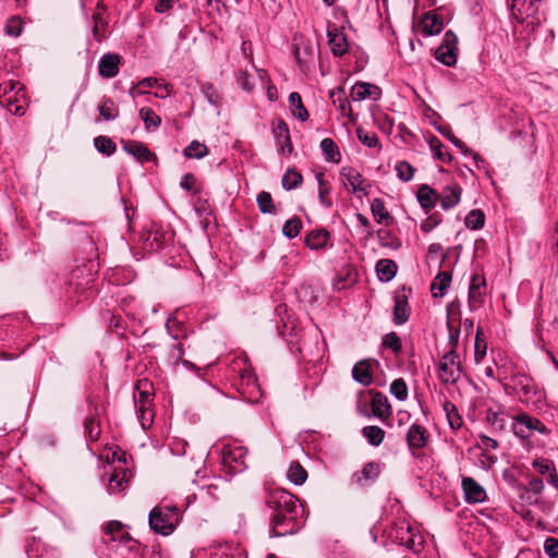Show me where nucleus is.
Masks as SVG:
<instances>
[{"label":"nucleus","instance_id":"nucleus-1","mask_svg":"<svg viewBox=\"0 0 558 558\" xmlns=\"http://www.w3.org/2000/svg\"><path fill=\"white\" fill-rule=\"evenodd\" d=\"M298 501L294 495L283 489H274L267 494L265 505L272 511L270 537H281L298 531Z\"/></svg>","mask_w":558,"mask_h":558},{"label":"nucleus","instance_id":"nucleus-2","mask_svg":"<svg viewBox=\"0 0 558 558\" xmlns=\"http://www.w3.org/2000/svg\"><path fill=\"white\" fill-rule=\"evenodd\" d=\"M180 521L178 507L170 505L156 506L148 515L150 529L161 535H170Z\"/></svg>","mask_w":558,"mask_h":558},{"label":"nucleus","instance_id":"nucleus-3","mask_svg":"<svg viewBox=\"0 0 558 558\" xmlns=\"http://www.w3.org/2000/svg\"><path fill=\"white\" fill-rule=\"evenodd\" d=\"M511 430L523 440L529 439L535 433L545 436L550 434V429L539 418L525 412L512 416Z\"/></svg>","mask_w":558,"mask_h":558},{"label":"nucleus","instance_id":"nucleus-4","mask_svg":"<svg viewBox=\"0 0 558 558\" xmlns=\"http://www.w3.org/2000/svg\"><path fill=\"white\" fill-rule=\"evenodd\" d=\"M434 57L447 66H453L458 58V37L452 31H447L442 41L436 48Z\"/></svg>","mask_w":558,"mask_h":558},{"label":"nucleus","instance_id":"nucleus-5","mask_svg":"<svg viewBox=\"0 0 558 558\" xmlns=\"http://www.w3.org/2000/svg\"><path fill=\"white\" fill-rule=\"evenodd\" d=\"M461 373L459 355L456 350H449L439 364V379L445 384H456Z\"/></svg>","mask_w":558,"mask_h":558},{"label":"nucleus","instance_id":"nucleus-6","mask_svg":"<svg viewBox=\"0 0 558 558\" xmlns=\"http://www.w3.org/2000/svg\"><path fill=\"white\" fill-rule=\"evenodd\" d=\"M511 380L521 401L525 403H535L541 399V393L536 389L531 376L526 374H517L512 376Z\"/></svg>","mask_w":558,"mask_h":558},{"label":"nucleus","instance_id":"nucleus-7","mask_svg":"<svg viewBox=\"0 0 558 558\" xmlns=\"http://www.w3.org/2000/svg\"><path fill=\"white\" fill-rule=\"evenodd\" d=\"M247 449L241 446L228 447L222 451V463L232 473H241L246 468Z\"/></svg>","mask_w":558,"mask_h":558},{"label":"nucleus","instance_id":"nucleus-8","mask_svg":"<svg viewBox=\"0 0 558 558\" xmlns=\"http://www.w3.org/2000/svg\"><path fill=\"white\" fill-rule=\"evenodd\" d=\"M119 465L114 466L108 480V493L117 494L123 492L132 477L131 471L124 466L125 457L119 458Z\"/></svg>","mask_w":558,"mask_h":558},{"label":"nucleus","instance_id":"nucleus-9","mask_svg":"<svg viewBox=\"0 0 558 558\" xmlns=\"http://www.w3.org/2000/svg\"><path fill=\"white\" fill-rule=\"evenodd\" d=\"M272 134L278 147V151L283 155H290L293 150L290 130L286 121L278 118L271 123Z\"/></svg>","mask_w":558,"mask_h":558},{"label":"nucleus","instance_id":"nucleus-10","mask_svg":"<svg viewBox=\"0 0 558 558\" xmlns=\"http://www.w3.org/2000/svg\"><path fill=\"white\" fill-rule=\"evenodd\" d=\"M542 0H512L511 15L514 20L523 23L526 19L533 17L538 12Z\"/></svg>","mask_w":558,"mask_h":558},{"label":"nucleus","instance_id":"nucleus-11","mask_svg":"<svg viewBox=\"0 0 558 558\" xmlns=\"http://www.w3.org/2000/svg\"><path fill=\"white\" fill-rule=\"evenodd\" d=\"M429 439V433L420 424H412L405 435L409 450L415 456V450L424 448Z\"/></svg>","mask_w":558,"mask_h":558},{"label":"nucleus","instance_id":"nucleus-12","mask_svg":"<svg viewBox=\"0 0 558 558\" xmlns=\"http://www.w3.org/2000/svg\"><path fill=\"white\" fill-rule=\"evenodd\" d=\"M121 144L123 150L141 163L149 162L156 159V155L141 142L133 140H121Z\"/></svg>","mask_w":558,"mask_h":558},{"label":"nucleus","instance_id":"nucleus-13","mask_svg":"<svg viewBox=\"0 0 558 558\" xmlns=\"http://www.w3.org/2000/svg\"><path fill=\"white\" fill-rule=\"evenodd\" d=\"M461 486L464 493V499L468 504H481L486 499V490L473 477L463 476Z\"/></svg>","mask_w":558,"mask_h":558},{"label":"nucleus","instance_id":"nucleus-14","mask_svg":"<svg viewBox=\"0 0 558 558\" xmlns=\"http://www.w3.org/2000/svg\"><path fill=\"white\" fill-rule=\"evenodd\" d=\"M405 292L407 288L402 287L395 293L393 323L396 325L405 324L410 317V306Z\"/></svg>","mask_w":558,"mask_h":558},{"label":"nucleus","instance_id":"nucleus-15","mask_svg":"<svg viewBox=\"0 0 558 558\" xmlns=\"http://www.w3.org/2000/svg\"><path fill=\"white\" fill-rule=\"evenodd\" d=\"M369 395L372 396L371 408L373 415L385 422L392 413L387 396L376 390H369Z\"/></svg>","mask_w":558,"mask_h":558},{"label":"nucleus","instance_id":"nucleus-16","mask_svg":"<svg viewBox=\"0 0 558 558\" xmlns=\"http://www.w3.org/2000/svg\"><path fill=\"white\" fill-rule=\"evenodd\" d=\"M351 97L355 101L365 99L378 100L381 97V89L375 84L356 82L351 88Z\"/></svg>","mask_w":558,"mask_h":558},{"label":"nucleus","instance_id":"nucleus-17","mask_svg":"<svg viewBox=\"0 0 558 558\" xmlns=\"http://www.w3.org/2000/svg\"><path fill=\"white\" fill-rule=\"evenodd\" d=\"M328 43L335 57H342L349 50L347 36L337 26L328 27Z\"/></svg>","mask_w":558,"mask_h":558},{"label":"nucleus","instance_id":"nucleus-18","mask_svg":"<svg viewBox=\"0 0 558 558\" xmlns=\"http://www.w3.org/2000/svg\"><path fill=\"white\" fill-rule=\"evenodd\" d=\"M121 58L117 53H105L99 59L98 74L104 78H112L119 73Z\"/></svg>","mask_w":558,"mask_h":558},{"label":"nucleus","instance_id":"nucleus-19","mask_svg":"<svg viewBox=\"0 0 558 558\" xmlns=\"http://www.w3.org/2000/svg\"><path fill=\"white\" fill-rule=\"evenodd\" d=\"M341 178L345 180L348 184L352 187V192L356 195L360 193L367 195L368 191L365 186H363L364 179L362 174L352 167H343L340 171Z\"/></svg>","mask_w":558,"mask_h":558},{"label":"nucleus","instance_id":"nucleus-20","mask_svg":"<svg viewBox=\"0 0 558 558\" xmlns=\"http://www.w3.org/2000/svg\"><path fill=\"white\" fill-rule=\"evenodd\" d=\"M380 470L377 462L371 461L364 464L360 472H355L351 476V483L363 486L364 481H375L379 476Z\"/></svg>","mask_w":558,"mask_h":558},{"label":"nucleus","instance_id":"nucleus-21","mask_svg":"<svg viewBox=\"0 0 558 558\" xmlns=\"http://www.w3.org/2000/svg\"><path fill=\"white\" fill-rule=\"evenodd\" d=\"M485 279L480 275H474L469 289V303L472 307L480 306L483 302Z\"/></svg>","mask_w":558,"mask_h":558},{"label":"nucleus","instance_id":"nucleus-22","mask_svg":"<svg viewBox=\"0 0 558 558\" xmlns=\"http://www.w3.org/2000/svg\"><path fill=\"white\" fill-rule=\"evenodd\" d=\"M416 197L426 214L435 207L438 199V195L435 190L427 184H423L418 187Z\"/></svg>","mask_w":558,"mask_h":558},{"label":"nucleus","instance_id":"nucleus-23","mask_svg":"<svg viewBox=\"0 0 558 558\" xmlns=\"http://www.w3.org/2000/svg\"><path fill=\"white\" fill-rule=\"evenodd\" d=\"M329 98L342 117H352V108L342 87L331 89L329 92Z\"/></svg>","mask_w":558,"mask_h":558},{"label":"nucleus","instance_id":"nucleus-24","mask_svg":"<svg viewBox=\"0 0 558 558\" xmlns=\"http://www.w3.org/2000/svg\"><path fill=\"white\" fill-rule=\"evenodd\" d=\"M421 27L426 36L438 35L444 27L442 17L438 14L426 13L421 22Z\"/></svg>","mask_w":558,"mask_h":558},{"label":"nucleus","instance_id":"nucleus-25","mask_svg":"<svg viewBox=\"0 0 558 558\" xmlns=\"http://www.w3.org/2000/svg\"><path fill=\"white\" fill-rule=\"evenodd\" d=\"M352 377L356 383L369 386L373 377L369 362L367 360L357 362L352 368Z\"/></svg>","mask_w":558,"mask_h":558},{"label":"nucleus","instance_id":"nucleus-26","mask_svg":"<svg viewBox=\"0 0 558 558\" xmlns=\"http://www.w3.org/2000/svg\"><path fill=\"white\" fill-rule=\"evenodd\" d=\"M16 84L13 82L3 83L0 85V90H3V95L0 96V104L4 106L10 112L14 113L15 116H23L25 110L24 107L21 105H17L15 100H13L11 97H7L8 90H13L15 88Z\"/></svg>","mask_w":558,"mask_h":558},{"label":"nucleus","instance_id":"nucleus-27","mask_svg":"<svg viewBox=\"0 0 558 558\" xmlns=\"http://www.w3.org/2000/svg\"><path fill=\"white\" fill-rule=\"evenodd\" d=\"M375 269L381 282H389L396 277L398 266L392 259L384 258L377 262Z\"/></svg>","mask_w":558,"mask_h":558},{"label":"nucleus","instance_id":"nucleus-28","mask_svg":"<svg viewBox=\"0 0 558 558\" xmlns=\"http://www.w3.org/2000/svg\"><path fill=\"white\" fill-rule=\"evenodd\" d=\"M329 232L325 229H317L311 231L305 236V245L311 250H322L327 246V241L329 239Z\"/></svg>","mask_w":558,"mask_h":558},{"label":"nucleus","instance_id":"nucleus-29","mask_svg":"<svg viewBox=\"0 0 558 558\" xmlns=\"http://www.w3.org/2000/svg\"><path fill=\"white\" fill-rule=\"evenodd\" d=\"M452 276L449 271H440L430 284V291L434 298H442L450 286Z\"/></svg>","mask_w":558,"mask_h":558},{"label":"nucleus","instance_id":"nucleus-30","mask_svg":"<svg viewBox=\"0 0 558 558\" xmlns=\"http://www.w3.org/2000/svg\"><path fill=\"white\" fill-rule=\"evenodd\" d=\"M461 187L459 185L447 186L444 195L440 198V206L442 209L448 210L459 204L461 198Z\"/></svg>","mask_w":558,"mask_h":558},{"label":"nucleus","instance_id":"nucleus-31","mask_svg":"<svg viewBox=\"0 0 558 558\" xmlns=\"http://www.w3.org/2000/svg\"><path fill=\"white\" fill-rule=\"evenodd\" d=\"M371 211L378 223H384L386 226L390 225L392 218L388 210L385 207V203L381 198H374L371 204Z\"/></svg>","mask_w":558,"mask_h":558},{"label":"nucleus","instance_id":"nucleus-32","mask_svg":"<svg viewBox=\"0 0 558 558\" xmlns=\"http://www.w3.org/2000/svg\"><path fill=\"white\" fill-rule=\"evenodd\" d=\"M98 112L105 121H113L119 117V108L111 98H104L98 107Z\"/></svg>","mask_w":558,"mask_h":558},{"label":"nucleus","instance_id":"nucleus-33","mask_svg":"<svg viewBox=\"0 0 558 558\" xmlns=\"http://www.w3.org/2000/svg\"><path fill=\"white\" fill-rule=\"evenodd\" d=\"M316 180L318 183V199L319 203L326 207L330 208L332 206V201L329 197V194L331 192V185L328 181L325 180L324 173L318 172L316 173Z\"/></svg>","mask_w":558,"mask_h":558},{"label":"nucleus","instance_id":"nucleus-34","mask_svg":"<svg viewBox=\"0 0 558 558\" xmlns=\"http://www.w3.org/2000/svg\"><path fill=\"white\" fill-rule=\"evenodd\" d=\"M320 149L327 161L339 163L341 161L340 150L333 140L326 137L320 142Z\"/></svg>","mask_w":558,"mask_h":558},{"label":"nucleus","instance_id":"nucleus-35","mask_svg":"<svg viewBox=\"0 0 558 558\" xmlns=\"http://www.w3.org/2000/svg\"><path fill=\"white\" fill-rule=\"evenodd\" d=\"M367 442L374 447H378L385 439V430L376 425H368L361 430Z\"/></svg>","mask_w":558,"mask_h":558},{"label":"nucleus","instance_id":"nucleus-36","mask_svg":"<svg viewBox=\"0 0 558 558\" xmlns=\"http://www.w3.org/2000/svg\"><path fill=\"white\" fill-rule=\"evenodd\" d=\"M138 85L145 86L147 88H153V89L157 88L158 90L154 95H155V97H158L161 99L167 98L168 96H170V93H171L168 84H163L162 82H160L159 80H157L155 77H145L138 82Z\"/></svg>","mask_w":558,"mask_h":558},{"label":"nucleus","instance_id":"nucleus-37","mask_svg":"<svg viewBox=\"0 0 558 558\" xmlns=\"http://www.w3.org/2000/svg\"><path fill=\"white\" fill-rule=\"evenodd\" d=\"M140 117L144 122L145 129L148 132L155 131L161 124V118L149 107L140 109Z\"/></svg>","mask_w":558,"mask_h":558},{"label":"nucleus","instance_id":"nucleus-38","mask_svg":"<svg viewBox=\"0 0 558 558\" xmlns=\"http://www.w3.org/2000/svg\"><path fill=\"white\" fill-rule=\"evenodd\" d=\"M442 409L446 413L449 426L452 429L460 428L462 426V417L460 416L457 407L451 401L445 399L442 402Z\"/></svg>","mask_w":558,"mask_h":558},{"label":"nucleus","instance_id":"nucleus-39","mask_svg":"<svg viewBox=\"0 0 558 558\" xmlns=\"http://www.w3.org/2000/svg\"><path fill=\"white\" fill-rule=\"evenodd\" d=\"M289 101L292 109V114L294 118L304 122L308 119L310 114L307 109L303 106L301 95L296 92H293L289 95Z\"/></svg>","mask_w":558,"mask_h":558},{"label":"nucleus","instance_id":"nucleus-40","mask_svg":"<svg viewBox=\"0 0 558 558\" xmlns=\"http://www.w3.org/2000/svg\"><path fill=\"white\" fill-rule=\"evenodd\" d=\"M96 150L106 156H112L117 150L116 143L106 135H98L94 138Z\"/></svg>","mask_w":558,"mask_h":558},{"label":"nucleus","instance_id":"nucleus-41","mask_svg":"<svg viewBox=\"0 0 558 558\" xmlns=\"http://www.w3.org/2000/svg\"><path fill=\"white\" fill-rule=\"evenodd\" d=\"M256 203L262 214L275 215L277 208L274 204L272 196L269 192L262 191L257 194Z\"/></svg>","mask_w":558,"mask_h":558},{"label":"nucleus","instance_id":"nucleus-42","mask_svg":"<svg viewBox=\"0 0 558 558\" xmlns=\"http://www.w3.org/2000/svg\"><path fill=\"white\" fill-rule=\"evenodd\" d=\"M150 384L145 381H138L136 385L137 393L134 395V405H151V392L147 389Z\"/></svg>","mask_w":558,"mask_h":558},{"label":"nucleus","instance_id":"nucleus-43","mask_svg":"<svg viewBox=\"0 0 558 558\" xmlns=\"http://www.w3.org/2000/svg\"><path fill=\"white\" fill-rule=\"evenodd\" d=\"M184 350L181 343H173L169 351V361L173 365H178L179 363H182L186 368L189 369H195L196 366L187 361L183 360Z\"/></svg>","mask_w":558,"mask_h":558},{"label":"nucleus","instance_id":"nucleus-44","mask_svg":"<svg viewBox=\"0 0 558 558\" xmlns=\"http://www.w3.org/2000/svg\"><path fill=\"white\" fill-rule=\"evenodd\" d=\"M302 182V174L294 168L288 169L281 180L282 187L287 191L298 189L299 186H301Z\"/></svg>","mask_w":558,"mask_h":558},{"label":"nucleus","instance_id":"nucleus-45","mask_svg":"<svg viewBox=\"0 0 558 558\" xmlns=\"http://www.w3.org/2000/svg\"><path fill=\"white\" fill-rule=\"evenodd\" d=\"M306 478L307 471L299 462H292L288 470V480L294 485H302Z\"/></svg>","mask_w":558,"mask_h":558},{"label":"nucleus","instance_id":"nucleus-46","mask_svg":"<svg viewBox=\"0 0 558 558\" xmlns=\"http://www.w3.org/2000/svg\"><path fill=\"white\" fill-rule=\"evenodd\" d=\"M209 150L207 146L198 141H192L185 148H184V156L186 158H196L201 159L208 155Z\"/></svg>","mask_w":558,"mask_h":558},{"label":"nucleus","instance_id":"nucleus-47","mask_svg":"<svg viewBox=\"0 0 558 558\" xmlns=\"http://www.w3.org/2000/svg\"><path fill=\"white\" fill-rule=\"evenodd\" d=\"M486 420L494 430L506 429L507 421L504 412H497L488 409L486 412Z\"/></svg>","mask_w":558,"mask_h":558},{"label":"nucleus","instance_id":"nucleus-48","mask_svg":"<svg viewBox=\"0 0 558 558\" xmlns=\"http://www.w3.org/2000/svg\"><path fill=\"white\" fill-rule=\"evenodd\" d=\"M465 226L472 230H480L484 227L485 215L481 209H472L465 217Z\"/></svg>","mask_w":558,"mask_h":558},{"label":"nucleus","instance_id":"nucleus-49","mask_svg":"<svg viewBox=\"0 0 558 558\" xmlns=\"http://www.w3.org/2000/svg\"><path fill=\"white\" fill-rule=\"evenodd\" d=\"M135 410L141 426L144 429L148 428L154 421V412L151 410V405H135Z\"/></svg>","mask_w":558,"mask_h":558},{"label":"nucleus","instance_id":"nucleus-50","mask_svg":"<svg viewBox=\"0 0 558 558\" xmlns=\"http://www.w3.org/2000/svg\"><path fill=\"white\" fill-rule=\"evenodd\" d=\"M302 221L299 217L287 220L282 227V234L288 239H294L300 234Z\"/></svg>","mask_w":558,"mask_h":558},{"label":"nucleus","instance_id":"nucleus-51","mask_svg":"<svg viewBox=\"0 0 558 558\" xmlns=\"http://www.w3.org/2000/svg\"><path fill=\"white\" fill-rule=\"evenodd\" d=\"M84 432H85V436L89 440H92V441L98 440V438L100 436V426L95 416H88L85 418Z\"/></svg>","mask_w":558,"mask_h":558},{"label":"nucleus","instance_id":"nucleus-52","mask_svg":"<svg viewBox=\"0 0 558 558\" xmlns=\"http://www.w3.org/2000/svg\"><path fill=\"white\" fill-rule=\"evenodd\" d=\"M395 170L397 172V177L403 182L411 181L415 172V168L404 160L398 161L395 166Z\"/></svg>","mask_w":558,"mask_h":558},{"label":"nucleus","instance_id":"nucleus-53","mask_svg":"<svg viewBox=\"0 0 558 558\" xmlns=\"http://www.w3.org/2000/svg\"><path fill=\"white\" fill-rule=\"evenodd\" d=\"M438 132L458 147L464 156L472 154V150L458 137H456L450 128H438Z\"/></svg>","mask_w":558,"mask_h":558},{"label":"nucleus","instance_id":"nucleus-54","mask_svg":"<svg viewBox=\"0 0 558 558\" xmlns=\"http://www.w3.org/2000/svg\"><path fill=\"white\" fill-rule=\"evenodd\" d=\"M377 238L379 240L380 245L384 247L397 250L401 246L400 240L392 236L389 230L379 229L377 231Z\"/></svg>","mask_w":558,"mask_h":558},{"label":"nucleus","instance_id":"nucleus-55","mask_svg":"<svg viewBox=\"0 0 558 558\" xmlns=\"http://www.w3.org/2000/svg\"><path fill=\"white\" fill-rule=\"evenodd\" d=\"M356 136L357 140L365 146L369 148L378 147L379 146V140L376 133L368 132L364 130L363 128L356 129Z\"/></svg>","mask_w":558,"mask_h":558},{"label":"nucleus","instance_id":"nucleus-56","mask_svg":"<svg viewBox=\"0 0 558 558\" xmlns=\"http://www.w3.org/2000/svg\"><path fill=\"white\" fill-rule=\"evenodd\" d=\"M430 149L434 151V157L442 162H450L452 156L444 151L445 145L437 138L433 137L429 142Z\"/></svg>","mask_w":558,"mask_h":558},{"label":"nucleus","instance_id":"nucleus-57","mask_svg":"<svg viewBox=\"0 0 558 558\" xmlns=\"http://www.w3.org/2000/svg\"><path fill=\"white\" fill-rule=\"evenodd\" d=\"M383 347L390 349L395 354H399L402 350L401 338L391 331L383 337Z\"/></svg>","mask_w":558,"mask_h":558},{"label":"nucleus","instance_id":"nucleus-58","mask_svg":"<svg viewBox=\"0 0 558 558\" xmlns=\"http://www.w3.org/2000/svg\"><path fill=\"white\" fill-rule=\"evenodd\" d=\"M390 393L399 401H404L408 398V386L402 378L395 379L390 384Z\"/></svg>","mask_w":558,"mask_h":558},{"label":"nucleus","instance_id":"nucleus-59","mask_svg":"<svg viewBox=\"0 0 558 558\" xmlns=\"http://www.w3.org/2000/svg\"><path fill=\"white\" fill-rule=\"evenodd\" d=\"M201 90L204 97L207 99V101L215 107H219L221 99L218 94V92L215 89L214 85L211 83H203L201 85Z\"/></svg>","mask_w":558,"mask_h":558},{"label":"nucleus","instance_id":"nucleus-60","mask_svg":"<svg viewBox=\"0 0 558 558\" xmlns=\"http://www.w3.org/2000/svg\"><path fill=\"white\" fill-rule=\"evenodd\" d=\"M532 466L536 472H538L541 475H545V476L556 469L555 463L547 458L535 459L532 462Z\"/></svg>","mask_w":558,"mask_h":558},{"label":"nucleus","instance_id":"nucleus-61","mask_svg":"<svg viewBox=\"0 0 558 558\" xmlns=\"http://www.w3.org/2000/svg\"><path fill=\"white\" fill-rule=\"evenodd\" d=\"M23 29L22 20L17 16H11L5 24V34L12 37L21 35Z\"/></svg>","mask_w":558,"mask_h":558},{"label":"nucleus","instance_id":"nucleus-62","mask_svg":"<svg viewBox=\"0 0 558 558\" xmlns=\"http://www.w3.org/2000/svg\"><path fill=\"white\" fill-rule=\"evenodd\" d=\"M483 335L481 328H477L476 331V338H475V352H474V360L475 363H480L484 356L486 355V342L484 340H481V336Z\"/></svg>","mask_w":558,"mask_h":558},{"label":"nucleus","instance_id":"nucleus-63","mask_svg":"<svg viewBox=\"0 0 558 558\" xmlns=\"http://www.w3.org/2000/svg\"><path fill=\"white\" fill-rule=\"evenodd\" d=\"M544 551L549 558H558V539L547 537L544 542Z\"/></svg>","mask_w":558,"mask_h":558},{"label":"nucleus","instance_id":"nucleus-64","mask_svg":"<svg viewBox=\"0 0 558 558\" xmlns=\"http://www.w3.org/2000/svg\"><path fill=\"white\" fill-rule=\"evenodd\" d=\"M123 524L120 521H110L105 526V533L110 535V541L116 542L118 541V537L116 536V533H121L123 530Z\"/></svg>","mask_w":558,"mask_h":558}]
</instances>
